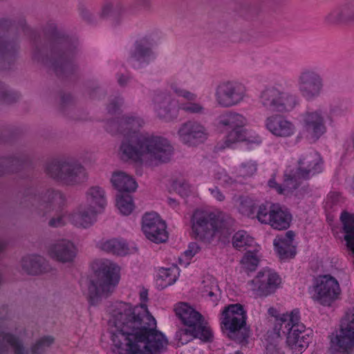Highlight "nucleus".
<instances>
[{"label": "nucleus", "instance_id": "obj_1", "mask_svg": "<svg viewBox=\"0 0 354 354\" xmlns=\"http://www.w3.org/2000/svg\"><path fill=\"white\" fill-rule=\"evenodd\" d=\"M113 323L118 332L115 337H121L119 346L124 344L127 354H154L167 343L165 335L156 329V319L145 304L133 306L122 303L115 310Z\"/></svg>", "mask_w": 354, "mask_h": 354}, {"label": "nucleus", "instance_id": "obj_2", "mask_svg": "<svg viewBox=\"0 0 354 354\" xmlns=\"http://www.w3.org/2000/svg\"><path fill=\"white\" fill-rule=\"evenodd\" d=\"M31 39L33 61L52 70L59 78L68 77L79 71L75 62L79 52L77 39L66 35L53 24L44 28L43 40L35 32H32Z\"/></svg>", "mask_w": 354, "mask_h": 354}, {"label": "nucleus", "instance_id": "obj_3", "mask_svg": "<svg viewBox=\"0 0 354 354\" xmlns=\"http://www.w3.org/2000/svg\"><path fill=\"white\" fill-rule=\"evenodd\" d=\"M139 129L134 130L132 124L121 128L120 133L124 136L120 146L122 155L136 162H142L146 156L160 162H168L174 151L169 142L162 137L138 133Z\"/></svg>", "mask_w": 354, "mask_h": 354}, {"label": "nucleus", "instance_id": "obj_4", "mask_svg": "<svg viewBox=\"0 0 354 354\" xmlns=\"http://www.w3.org/2000/svg\"><path fill=\"white\" fill-rule=\"evenodd\" d=\"M94 276L88 285V301L91 305H97L103 295L112 292L119 282L118 267L108 260L99 261L93 266Z\"/></svg>", "mask_w": 354, "mask_h": 354}, {"label": "nucleus", "instance_id": "obj_5", "mask_svg": "<svg viewBox=\"0 0 354 354\" xmlns=\"http://www.w3.org/2000/svg\"><path fill=\"white\" fill-rule=\"evenodd\" d=\"M65 202L64 195L58 190L48 189L39 194L37 189L30 187L23 192L19 205L46 221L55 206L61 207Z\"/></svg>", "mask_w": 354, "mask_h": 354}, {"label": "nucleus", "instance_id": "obj_6", "mask_svg": "<svg viewBox=\"0 0 354 354\" xmlns=\"http://www.w3.org/2000/svg\"><path fill=\"white\" fill-rule=\"evenodd\" d=\"M176 315L182 322L188 328L181 330L177 334L179 342L184 344L189 341L184 339L185 336H190L192 338H198L204 342H209L212 337V332L207 326L203 324L204 319L201 313L197 312L185 303L180 304L175 309Z\"/></svg>", "mask_w": 354, "mask_h": 354}, {"label": "nucleus", "instance_id": "obj_7", "mask_svg": "<svg viewBox=\"0 0 354 354\" xmlns=\"http://www.w3.org/2000/svg\"><path fill=\"white\" fill-rule=\"evenodd\" d=\"M222 328L228 331V337L242 342L250 336V328L247 326L246 312L240 304L225 306L221 313Z\"/></svg>", "mask_w": 354, "mask_h": 354}, {"label": "nucleus", "instance_id": "obj_8", "mask_svg": "<svg viewBox=\"0 0 354 354\" xmlns=\"http://www.w3.org/2000/svg\"><path fill=\"white\" fill-rule=\"evenodd\" d=\"M14 29L10 21L0 19V71L8 68L18 57L19 45Z\"/></svg>", "mask_w": 354, "mask_h": 354}, {"label": "nucleus", "instance_id": "obj_9", "mask_svg": "<svg viewBox=\"0 0 354 354\" xmlns=\"http://www.w3.org/2000/svg\"><path fill=\"white\" fill-rule=\"evenodd\" d=\"M46 171L51 178L66 185H75L86 178L84 167L73 161H52L47 165Z\"/></svg>", "mask_w": 354, "mask_h": 354}, {"label": "nucleus", "instance_id": "obj_10", "mask_svg": "<svg viewBox=\"0 0 354 354\" xmlns=\"http://www.w3.org/2000/svg\"><path fill=\"white\" fill-rule=\"evenodd\" d=\"M339 335L330 339L332 354H353L354 352V308L342 321Z\"/></svg>", "mask_w": 354, "mask_h": 354}, {"label": "nucleus", "instance_id": "obj_11", "mask_svg": "<svg viewBox=\"0 0 354 354\" xmlns=\"http://www.w3.org/2000/svg\"><path fill=\"white\" fill-rule=\"evenodd\" d=\"M13 326L9 319V310L7 305H0V354H8L10 346L15 354H29L24 346L22 341L16 335L8 332Z\"/></svg>", "mask_w": 354, "mask_h": 354}, {"label": "nucleus", "instance_id": "obj_12", "mask_svg": "<svg viewBox=\"0 0 354 354\" xmlns=\"http://www.w3.org/2000/svg\"><path fill=\"white\" fill-rule=\"evenodd\" d=\"M259 102L266 110L272 112L290 111L297 104L295 96L274 86L266 87L261 92Z\"/></svg>", "mask_w": 354, "mask_h": 354}, {"label": "nucleus", "instance_id": "obj_13", "mask_svg": "<svg viewBox=\"0 0 354 354\" xmlns=\"http://www.w3.org/2000/svg\"><path fill=\"white\" fill-rule=\"evenodd\" d=\"M323 160L317 153L306 155L298 160V167L296 170L288 169L286 174L287 180L292 178V188H298L301 180H308L311 176L319 174L322 170Z\"/></svg>", "mask_w": 354, "mask_h": 354}, {"label": "nucleus", "instance_id": "obj_14", "mask_svg": "<svg viewBox=\"0 0 354 354\" xmlns=\"http://www.w3.org/2000/svg\"><path fill=\"white\" fill-rule=\"evenodd\" d=\"M219 218L213 212L196 210L192 216V227L196 238L210 243L216 234Z\"/></svg>", "mask_w": 354, "mask_h": 354}, {"label": "nucleus", "instance_id": "obj_15", "mask_svg": "<svg viewBox=\"0 0 354 354\" xmlns=\"http://www.w3.org/2000/svg\"><path fill=\"white\" fill-rule=\"evenodd\" d=\"M314 290L313 299L324 306H330L339 299L342 292L337 280L328 274L316 279Z\"/></svg>", "mask_w": 354, "mask_h": 354}, {"label": "nucleus", "instance_id": "obj_16", "mask_svg": "<svg viewBox=\"0 0 354 354\" xmlns=\"http://www.w3.org/2000/svg\"><path fill=\"white\" fill-rule=\"evenodd\" d=\"M165 222L157 213H146L142 217V230L149 240L156 243L166 242L168 233Z\"/></svg>", "mask_w": 354, "mask_h": 354}, {"label": "nucleus", "instance_id": "obj_17", "mask_svg": "<svg viewBox=\"0 0 354 354\" xmlns=\"http://www.w3.org/2000/svg\"><path fill=\"white\" fill-rule=\"evenodd\" d=\"M299 91L308 100L317 97L323 88V80L315 71L306 69L298 77Z\"/></svg>", "mask_w": 354, "mask_h": 354}, {"label": "nucleus", "instance_id": "obj_18", "mask_svg": "<svg viewBox=\"0 0 354 354\" xmlns=\"http://www.w3.org/2000/svg\"><path fill=\"white\" fill-rule=\"evenodd\" d=\"M218 104L223 107H230L243 100L244 88L241 84L226 82L220 84L216 90Z\"/></svg>", "mask_w": 354, "mask_h": 354}, {"label": "nucleus", "instance_id": "obj_19", "mask_svg": "<svg viewBox=\"0 0 354 354\" xmlns=\"http://www.w3.org/2000/svg\"><path fill=\"white\" fill-rule=\"evenodd\" d=\"M281 282L278 274L271 270H263L250 281L260 296H267L275 292Z\"/></svg>", "mask_w": 354, "mask_h": 354}, {"label": "nucleus", "instance_id": "obj_20", "mask_svg": "<svg viewBox=\"0 0 354 354\" xmlns=\"http://www.w3.org/2000/svg\"><path fill=\"white\" fill-rule=\"evenodd\" d=\"M181 141L189 145H196L207 139L206 129L200 122L188 120L183 123L178 131Z\"/></svg>", "mask_w": 354, "mask_h": 354}, {"label": "nucleus", "instance_id": "obj_21", "mask_svg": "<svg viewBox=\"0 0 354 354\" xmlns=\"http://www.w3.org/2000/svg\"><path fill=\"white\" fill-rule=\"evenodd\" d=\"M310 333L306 330L304 325L294 326L288 328L286 344L295 354H301L311 342Z\"/></svg>", "mask_w": 354, "mask_h": 354}, {"label": "nucleus", "instance_id": "obj_22", "mask_svg": "<svg viewBox=\"0 0 354 354\" xmlns=\"http://www.w3.org/2000/svg\"><path fill=\"white\" fill-rule=\"evenodd\" d=\"M155 110L158 116L165 121L176 118V104L171 96L166 92H160L153 97Z\"/></svg>", "mask_w": 354, "mask_h": 354}, {"label": "nucleus", "instance_id": "obj_23", "mask_svg": "<svg viewBox=\"0 0 354 354\" xmlns=\"http://www.w3.org/2000/svg\"><path fill=\"white\" fill-rule=\"evenodd\" d=\"M21 268L29 275H39L50 271L48 261L39 255H28L21 259Z\"/></svg>", "mask_w": 354, "mask_h": 354}, {"label": "nucleus", "instance_id": "obj_24", "mask_svg": "<svg viewBox=\"0 0 354 354\" xmlns=\"http://www.w3.org/2000/svg\"><path fill=\"white\" fill-rule=\"evenodd\" d=\"M295 234L293 231H288L284 235L278 236L274 240V245L279 257L282 259L292 258L296 254L292 241Z\"/></svg>", "mask_w": 354, "mask_h": 354}, {"label": "nucleus", "instance_id": "obj_25", "mask_svg": "<svg viewBox=\"0 0 354 354\" xmlns=\"http://www.w3.org/2000/svg\"><path fill=\"white\" fill-rule=\"evenodd\" d=\"M270 221L268 224L274 229L278 230H286L290 227L292 215L290 211L282 207L280 204H272Z\"/></svg>", "mask_w": 354, "mask_h": 354}, {"label": "nucleus", "instance_id": "obj_26", "mask_svg": "<svg viewBox=\"0 0 354 354\" xmlns=\"http://www.w3.org/2000/svg\"><path fill=\"white\" fill-rule=\"evenodd\" d=\"M97 211L94 207H80L76 211L68 214V219L74 225L86 228L94 223Z\"/></svg>", "mask_w": 354, "mask_h": 354}, {"label": "nucleus", "instance_id": "obj_27", "mask_svg": "<svg viewBox=\"0 0 354 354\" xmlns=\"http://www.w3.org/2000/svg\"><path fill=\"white\" fill-rule=\"evenodd\" d=\"M50 254L59 262H72L76 256V249L71 241L62 240L51 247Z\"/></svg>", "mask_w": 354, "mask_h": 354}, {"label": "nucleus", "instance_id": "obj_28", "mask_svg": "<svg viewBox=\"0 0 354 354\" xmlns=\"http://www.w3.org/2000/svg\"><path fill=\"white\" fill-rule=\"evenodd\" d=\"M267 129L274 135L287 137L293 134V124L281 115H273L267 119Z\"/></svg>", "mask_w": 354, "mask_h": 354}, {"label": "nucleus", "instance_id": "obj_29", "mask_svg": "<svg viewBox=\"0 0 354 354\" xmlns=\"http://www.w3.org/2000/svg\"><path fill=\"white\" fill-rule=\"evenodd\" d=\"M113 187L121 194L133 192L137 189L138 185L133 178L125 172L114 171L111 178Z\"/></svg>", "mask_w": 354, "mask_h": 354}, {"label": "nucleus", "instance_id": "obj_30", "mask_svg": "<svg viewBox=\"0 0 354 354\" xmlns=\"http://www.w3.org/2000/svg\"><path fill=\"white\" fill-rule=\"evenodd\" d=\"M304 124L306 131L316 139L325 132L324 118L319 111L306 113L304 116Z\"/></svg>", "mask_w": 354, "mask_h": 354}, {"label": "nucleus", "instance_id": "obj_31", "mask_svg": "<svg viewBox=\"0 0 354 354\" xmlns=\"http://www.w3.org/2000/svg\"><path fill=\"white\" fill-rule=\"evenodd\" d=\"M354 20V7L346 4L341 8L333 10L325 17V21L330 24H339Z\"/></svg>", "mask_w": 354, "mask_h": 354}, {"label": "nucleus", "instance_id": "obj_32", "mask_svg": "<svg viewBox=\"0 0 354 354\" xmlns=\"http://www.w3.org/2000/svg\"><path fill=\"white\" fill-rule=\"evenodd\" d=\"M152 55L151 49L144 45L140 41H136L134 44V49L130 52L129 57L127 59L128 63L136 68V64H138V67L144 63L149 62V58Z\"/></svg>", "mask_w": 354, "mask_h": 354}, {"label": "nucleus", "instance_id": "obj_33", "mask_svg": "<svg viewBox=\"0 0 354 354\" xmlns=\"http://www.w3.org/2000/svg\"><path fill=\"white\" fill-rule=\"evenodd\" d=\"M343 225V231L345 233L344 240L346 247L354 254V214L343 211L340 216Z\"/></svg>", "mask_w": 354, "mask_h": 354}, {"label": "nucleus", "instance_id": "obj_34", "mask_svg": "<svg viewBox=\"0 0 354 354\" xmlns=\"http://www.w3.org/2000/svg\"><path fill=\"white\" fill-rule=\"evenodd\" d=\"M6 174L18 172L30 163V157L25 153L3 156Z\"/></svg>", "mask_w": 354, "mask_h": 354}, {"label": "nucleus", "instance_id": "obj_35", "mask_svg": "<svg viewBox=\"0 0 354 354\" xmlns=\"http://www.w3.org/2000/svg\"><path fill=\"white\" fill-rule=\"evenodd\" d=\"M132 124L133 129L141 127L140 120L134 117H122L118 120H109L106 124V130L111 133H120L124 125Z\"/></svg>", "mask_w": 354, "mask_h": 354}, {"label": "nucleus", "instance_id": "obj_36", "mask_svg": "<svg viewBox=\"0 0 354 354\" xmlns=\"http://www.w3.org/2000/svg\"><path fill=\"white\" fill-rule=\"evenodd\" d=\"M86 201L89 207H98L104 209L106 204L104 191L99 186H93L86 192Z\"/></svg>", "mask_w": 354, "mask_h": 354}, {"label": "nucleus", "instance_id": "obj_37", "mask_svg": "<svg viewBox=\"0 0 354 354\" xmlns=\"http://www.w3.org/2000/svg\"><path fill=\"white\" fill-rule=\"evenodd\" d=\"M102 249L107 252L117 255H125L129 252V247L127 243L122 239H112L105 241Z\"/></svg>", "mask_w": 354, "mask_h": 354}, {"label": "nucleus", "instance_id": "obj_38", "mask_svg": "<svg viewBox=\"0 0 354 354\" xmlns=\"http://www.w3.org/2000/svg\"><path fill=\"white\" fill-rule=\"evenodd\" d=\"M218 123L229 128H236L243 127L245 124V118L241 114L227 111L221 115L218 118Z\"/></svg>", "mask_w": 354, "mask_h": 354}, {"label": "nucleus", "instance_id": "obj_39", "mask_svg": "<svg viewBox=\"0 0 354 354\" xmlns=\"http://www.w3.org/2000/svg\"><path fill=\"white\" fill-rule=\"evenodd\" d=\"M288 171H289L288 169H287L284 172L283 186L277 183L275 178L274 176L268 180V186L272 189H274L279 194L288 195L292 193L294 190L297 189L292 188L290 187L292 185H294V183H292L293 182L292 180L291 177H290V179L288 180L286 179L287 177L286 176Z\"/></svg>", "mask_w": 354, "mask_h": 354}, {"label": "nucleus", "instance_id": "obj_40", "mask_svg": "<svg viewBox=\"0 0 354 354\" xmlns=\"http://www.w3.org/2000/svg\"><path fill=\"white\" fill-rule=\"evenodd\" d=\"M232 221L230 218L224 219L220 216L216 234H219V239L223 243L229 242L230 235L233 233Z\"/></svg>", "mask_w": 354, "mask_h": 354}, {"label": "nucleus", "instance_id": "obj_41", "mask_svg": "<svg viewBox=\"0 0 354 354\" xmlns=\"http://www.w3.org/2000/svg\"><path fill=\"white\" fill-rule=\"evenodd\" d=\"M253 242V238L249 236L245 231H239L232 236V245L239 250L252 245Z\"/></svg>", "mask_w": 354, "mask_h": 354}, {"label": "nucleus", "instance_id": "obj_42", "mask_svg": "<svg viewBox=\"0 0 354 354\" xmlns=\"http://www.w3.org/2000/svg\"><path fill=\"white\" fill-rule=\"evenodd\" d=\"M117 205L121 213L124 215L130 214L134 207L132 196L124 194L117 196Z\"/></svg>", "mask_w": 354, "mask_h": 354}, {"label": "nucleus", "instance_id": "obj_43", "mask_svg": "<svg viewBox=\"0 0 354 354\" xmlns=\"http://www.w3.org/2000/svg\"><path fill=\"white\" fill-rule=\"evenodd\" d=\"M272 203L266 202L260 205H257L254 218H257L259 222L264 224H268L270 221L271 210L272 208Z\"/></svg>", "mask_w": 354, "mask_h": 354}, {"label": "nucleus", "instance_id": "obj_44", "mask_svg": "<svg viewBox=\"0 0 354 354\" xmlns=\"http://www.w3.org/2000/svg\"><path fill=\"white\" fill-rule=\"evenodd\" d=\"M257 204L249 197L241 198L239 207V212L244 216L254 218Z\"/></svg>", "mask_w": 354, "mask_h": 354}, {"label": "nucleus", "instance_id": "obj_45", "mask_svg": "<svg viewBox=\"0 0 354 354\" xmlns=\"http://www.w3.org/2000/svg\"><path fill=\"white\" fill-rule=\"evenodd\" d=\"M203 284L201 290L203 296H208L212 298L214 301H218L216 292L219 290V288L216 283L211 279H207L203 281Z\"/></svg>", "mask_w": 354, "mask_h": 354}, {"label": "nucleus", "instance_id": "obj_46", "mask_svg": "<svg viewBox=\"0 0 354 354\" xmlns=\"http://www.w3.org/2000/svg\"><path fill=\"white\" fill-rule=\"evenodd\" d=\"M19 95L8 88L7 86L0 81V101L4 104H12L18 100Z\"/></svg>", "mask_w": 354, "mask_h": 354}, {"label": "nucleus", "instance_id": "obj_47", "mask_svg": "<svg viewBox=\"0 0 354 354\" xmlns=\"http://www.w3.org/2000/svg\"><path fill=\"white\" fill-rule=\"evenodd\" d=\"M54 342V338L45 336L37 340L30 348L31 354H43L46 348Z\"/></svg>", "mask_w": 354, "mask_h": 354}, {"label": "nucleus", "instance_id": "obj_48", "mask_svg": "<svg viewBox=\"0 0 354 354\" xmlns=\"http://www.w3.org/2000/svg\"><path fill=\"white\" fill-rule=\"evenodd\" d=\"M243 127L232 128V131L228 133L226 137L225 145L227 147H230V144L244 141L245 140V131Z\"/></svg>", "mask_w": 354, "mask_h": 354}, {"label": "nucleus", "instance_id": "obj_49", "mask_svg": "<svg viewBox=\"0 0 354 354\" xmlns=\"http://www.w3.org/2000/svg\"><path fill=\"white\" fill-rule=\"evenodd\" d=\"M68 216L67 212L64 209L57 211L53 216H52L48 223L50 227H61L66 225Z\"/></svg>", "mask_w": 354, "mask_h": 354}, {"label": "nucleus", "instance_id": "obj_50", "mask_svg": "<svg viewBox=\"0 0 354 354\" xmlns=\"http://www.w3.org/2000/svg\"><path fill=\"white\" fill-rule=\"evenodd\" d=\"M122 12V8L120 5L113 6L111 4H107L102 8L101 16L103 18H111L118 23L119 17Z\"/></svg>", "mask_w": 354, "mask_h": 354}, {"label": "nucleus", "instance_id": "obj_51", "mask_svg": "<svg viewBox=\"0 0 354 354\" xmlns=\"http://www.w3.org/2000/svg\"><path fill=\"white\" fill-rule=\"evenodd\" d=\"M241 263L246 270L252 272L256 270L259 264V259L254 253L248 252L241 259Z\"/></svg>", "mask_w": 354, "mask_h": 354}, {"label": "nucleus", "instance_id": "obj_52", "mask_svg": "<svg viewBox=\"0 0 354 354\" xmlns=\"http://www.w3.org/2000/svg\"><path fill=\"white\" fill-rule=\"evenodd\" d=\"M60 109L62 112L69 115L74 110V100L69 93H61Z\"/></svg>", "mask_w": 354, "mask_h": 354}, {"label": "nucleus", "instance_id": "obj_53", "mask_svg": "<svg viewBox=\"0 0 354 354\" xmlns=\"http://www.w3.org/2000/svg\"><path fill=\"white\" fill-rule=\"evenodd\" d=\"M181 109L186 113L192 114H200L204 111V107L201 104L192 102L182 104Z\"/></svg>", "mask_w": 354, "mask_h": 354}, {"label": "nucleus", "instance_id": "obj_54", "mask_svg": "<svg viewBox=\"0 0 354 354\" xmlns=\"http://www.w3.org/2000/svg\"><path fill=\"white\" fill-rule=\"evenodd\" d=\"M290 323L288 322V315L283 314L279 319L275 320L274 330L279 335L280 330H283V333L288 332Z\"/></svg>", "mask_w": 354, "mask_h": 354}, {"label": "nucleus", "instance_id": "obj_55", "mask_svg": "<svg viewBox=\"0 0 354 354\" xmlns=\"http://www.w3.org/2000/svg\"><path fill=\"white\" fill-rule=\"evenodd\" d=\"M257 171V165L251 161L243 163L239 169L240 176L248 177L252 176Z\"/></svg>", "mask_w": 354, "mask_h": 354}, {"label": "nucleus", "instance_id": "obj_56", "mask_svg": "<svg viewBox=\"0 0 354 354\" xmlns=\"http://www.w3.org/2000/svg\"><path fill=\"white\" fill-rule=\"evenodd\" d=\"M174 187L176 192L182 197H186L191 193L190 186L186 182H175Z\"/></svg>", "mask_w": 354, "mask_h": 354}, {"label": "nucleus", "instance_id": "obj_57", "mask_svg": "<svg viewBox=\"0 0 354 354\" xmlns=\"http://www.w3.org/2000/svg\"><path fill=\"white\" fill-rule=\"evenodd\" d=\"M288 315V322L290 323V326L288 328H293L294 326L297 325H304L303 324L299 322L300 317L299 312L298 310H293L290 314Z\"/></svg>", "mask_w": 354, "mask_h": 354}, {"label": "nucleus", "instance_id": "obj_58", "mask_svg": "<svg viewBox=\"0 0 354 354\" xmlns=\"http://www.w3.org/2000/svg\"><path fill=\"white\" fill-rule=\"evenodd\" d=\"M172 89L178 95L183 96L188 100L194 101L196 98V95L195 94L192 93L186 90L177 88L176 86H172Z\"/></svg>", "mask_w": 354, "mask_h": 354}, {"label": "nucleus", "instance_id": "obj_59", "mask_svg": "<svg viewBox=\"0 0 354 354\" xmlns=\"http://www.w3.org/2000/svg\"><path fill=\"white\" fill-rule=\"evenodd\" d=\"M160 277L165 281H167V283L168 285L172 284L176 281V276L174 277H171V270L170 268H163L160 271Z\"/></svg>", "mask_w": 354, "mask_h": 354}, {"label": "nucleus", "instance_id": "obj_60", "mask_svg": "<svg viewBox=\"0 0 354 354\" xmlns=\"http://www.w3.org/2000/svg\"><path fill=\"white\" fill-rule=\"evenodd\" d=\"M122 100L119 97L113 99L108 105L107 110L109 113H115L119 109Z\"/></svg>", "mask_w": 354, "mask_h": 354}, {"label": "nucleus", "instance_id": "obj_61", "mask_svg": "<svg viewBox=\"0 0 354 354\" xmlns=\"http://www.w3.org/2000/svg\"><path fill=\"white\" fill-rule=\"evenodd\" d=\"M266 354H283V351L277 344L269 343L266 346Z\"/></svg>", "mask_w": 354, "mask_h": 354}, {"label": "nucleus", "instance_id": "obj_62", "mask_svg": "<svg viewBox=\"0 0 354 354\" xmlns=\"http://www.w3.org/2000/svg\"><path fill=\"white\" fill-rule=\"evenodd\" d=\"M217 179L222 181L223 183L227 184V185H233L234 183H236L235 180H233L231 177L228 176L225 174L223 173H218L217 174Z\"/></svg>", "mask_w": 354, "mask_h": 354}, {"label": "nucleus", "instance_id": "obj_63", "mask_svg": "<svg viewBox=\"0 0 354 354\" xmlns=\"http://www.w3.org/2000/svg\"><path fill=\"white\" fill-rule=\"evenodd\" d=\"M209 191L211 192L212 195L218 201H223L225 200V196L218 187H215L213 189H209Z\"/></svg>", "mask_w": 354, "mask_h": 354}, {"label": "nucleus", "instance_id": "obj_64", "mask_svg": "<svg viewBox=\"0 0 354 354\" xmlns=\"http://www.w3.org/2000/svg\"><path fill=\"white\" fill-rule=\"evenodd\" d=\"M129 80V76H126V75L121 74L119 75L118 82L121 86H124L127 85Z\"/></svg>", "mask_w": 354, "mask_h": 354}]
</instances>
